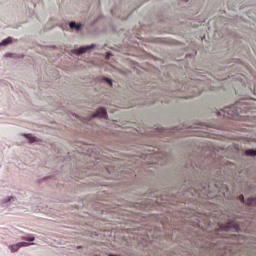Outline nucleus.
<instances>
[{
	"label": "nucleus",
	"mask_w": 256,
	"mask_h": 256,
	"mask_svg": "<svg viewBox=\"0 0 256 256\" xmlns=\"http://www.w3.org/2000/svg\"><path fill=\"white\" fill-rule=\"evenodd\" d=\"M92 117H99L100 119H107V110L105 108H99Z\"/></svg>",
	"instance_id": "f257e3e1"
},
{
	"label": "nucleus",
	"mask_w": 256,
	"mask_h": 256,
	"mask_svg": "<svg viewBox=\"0 0 256 256\" xmlns=\"http://www.w3.org/2000/svg\"><path fill=\"white\" fill-rule=\"evenodd\" d=\"M236 229V231H239V226L237 224L228 223L225 226H220V231H228V229Z\"/></svg>",
	"instance_id": "f03ea898"
},
{
	"label": "nucleus",
	"mask_w": 256,
	"mask_h": 256,
	"mask_svg": "<svg viewBox=\"0 0 256 256\" xmlns=\"http://www.w3.org/2000/svg\"><path fill=\"white\" fill-rule=\"evenodd\" d=\"M93 47H95V45L81 47L78 50H76V54L83 55V53H87V51H89V49H93Z\"/></svg>",
	"instance_id": "7ed1b4c3"
},
{
	"label": "nucleus",
	"mask_w": 256,
	"mask_h": 256,
	"mask_svg": "<svg viewBox=\"0 0 256 256\" xmlns=\"http://www.w3.org/2000/svg\"><path fill=\"white\" fill-rule=\"evenodd\" d=\"M8 248L10 249L11 253H17V251L21 249V246L19 245V243H17V244L9 245Z\"/></svg>",
	"instance_id": "20e7f679"
},
{
	"label": "nucleus",
	"mask_w": 256,
	"mask_h": 256,
	"mask_svg": "<svg viewBox=\"0 0 256 256\" xmlns=\"http://www.w3.org/2000/svg\"><path fill=\"white\" fill-rule=\"evenodd\" d=\"M70 29H76V31H81V24H77L75 22H71L69 24Z\"/></svg>",
	"instance_id": "39448f33"
},
{
	"label": "nucleus",
	"mask_w": 256,
	"mask_h": 256,
	"mask_svg": "<svg viewBox=\"0 0 256 256\" xmlns=\"http://www.w3.org/2000/svg\"><path fill=\"white\" fill-rule=\"evenodd\" d=\"M9 43H13V38L8 37V38L4 39V40L0 43V45L6 46V45H9Z\"/></svg>",
	"instance_id": "423d86ee"
},
{
	"label": "nucleus",
	"mask_w": 256,
	"mask_h": 256,
	"mask_svg": "<svg viewBox=\"0 0 256 256\" xmlns=\"http://www.w3.org/2000/svg\"><path fill=\"white\" fill-rule=\"evenodd\" d=\"M245 154L248 155L249 157H256V150L248 149L245 151Z\"/></svg>",
	"instance_id": "0eeeda50"
},
{
	"label": "nucleus",
	"mask_w": 256,
	"mask_h": 256,
	"mask_svg": "<svg viewBox=\"0 0 256 256\" xmlns=\"http://www.w3.org/2000/svg\"><path fill=\"white\" fill-rule=\"evenodd\" d=\"M246 205H256V198H248Z\"/></svg>",
	"instance_id": "6e6552de"
},
{
	"label": "nucleus",
	"mask_w": 256,
	"mask_h": 256,
	"mask_svg": "<svg viewBox=\"0 0 256 256\" xmlns=\"http://www.w3.org/2000/svg\"><path fill=\"white\" fill-rule=\"evenodd\" d=\"M18 244L21 247H29V245H35V243H30V242H18Z\"/></svg>",
	"instance_id": "1a4fd4ad"
},
{
	"label": "nucleus",
	"mask_w": 256,
	"mask_h": 256,
	"mask_svg": "<svg viewBox=\"0 0 256 256\" xmlns=\"http://www.w3.org/2000/svg\"><path fill=\"white\" fill-rule=\"evenodd\" d=\"M21 239L23 241H34L35 237L34 236H23Z\"/></svg>",
	"instance_id": "9d476101"
},
{
	"label": "nucleus",
	"mask_w": 256,
	"mask_h": 256,
	"mask_svg": "<svg viewBox=\"0 0 256 256\" xmlns=\"http://www.w3.org/2000/svg\"><path fill=\"white\" fill-rule=\"evenodd\" d=\"M25 137L29 139L30 143H35V137L31 136V134H27Z\"/></svg>",
	"instance_id": "9b49d317"
},
{
	"label": "nucleus",
	"mask_w": 256,
	"mask_h": 256,
	"mask_svg": "<svg viewBox=\"0 0 256 256\" xmlns=\"http://www.w3.org/2000/svg\"><path fill=\"white\" fill-rule=\"evenodd\" d=\"M105 81H106V83H109L110 85H113V82L111 81V79L106 78Z\"/></svg>",
	"instance_id": "f8f14e48"
},
{
	"label": "nucleus",
	"mask_w": 256,
	"mask_h": 256,
	"mask_svg": "<svg viewBox=\"0 0 256 256\" xmlns=\"http://www.w3.org/2000/svg\"><path fill=\"white\" fill-rule=\"evenodd\" d=\"M239 199H240V201H242V203L245 201V198L243 197V195H240Z\"/></svg>",
	"instance_id": "ddd939ff"
},
{
	"label": "nucleus",
	"mask_w": 256,
	"mask_h": 256,
	"mask_svg": "<svg viewBox=\"0 0 256 256\" xmlns=\"http://www.w3.org/2000/svg\"><path fill=\"white\" fill-rule=\"evenodd\" d=\"M109 55H111V53H107V57H109Z\"/></svg>",
	"instance_id": "4468645a"
}]
</instances>
